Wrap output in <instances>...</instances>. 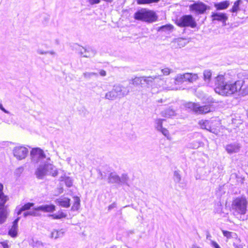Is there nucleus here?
<instances>
[{"label":"nucleus","mask_w":248,"mask_h":248,"mask_svg":"<svg viewBox=\"0 0 248 248\" xmlns=\"http://www.w3.org/2000/svg\"><path fill=\"white\" fill-rule=\"evenodd\" d=\"M248 201L245 196L236 197L232 202V207L234 211L233 214L235 216H240V218L242 220H247L248 217H245L248 210L247 206Z\"/></svg>","instance_id":"1"},{"label":"nucleus","mask_w":248,"mask_h":248,"mask_svg":"<svg viewBox=\"0 0 248 248\" xmlns=\"http://www.w3.org/2000/svg\"><path fill=\"white\" fill-rule=\"evenodd\" d=\"M133 18L136 20L152 23L157 20L158 16L153 10L141 8L138 9L134 13Z\"/></svg>","instance_id":"2"},{"label":"nucleus","mask_w":248,"mask_h":248,"mask_svg":"<svg viewBox=\"0 0 248 248\" xmlns=\"http://www.w3.org/2000/svg\"><path fill=\"white\" fill-rule=\"evenodd\" d=\"M129 92L128 87H124L121 84H116L113 86L112 89L105 94V98L109 100H114L121 99Z\"/></svg>","instance_id":"3"},{"label":"nucleus","mask_w":248,"mask_h":248,"mask_svg":"<svg viewBox=\"0 0 248 248\" xmlns=\"http://www.w3.org/2000/svg\"><path fill=\"white\" fill-rule=\"evenodd\" d=\"M245 81L243 80H238L234 82H226L224 86L219 93L220 94L229 96L240 91L244 86Z\"/></svg>","instance_id":"4"},{"label":"nucleus","mask_w":248,"mask_h":248,"mask_svg":"<svg viewBox=\"0 0 248 248\" xmlns=\"http://www.w3.org/2000/svg\"><path fill=\"white\" fill-rule=\"evenodd\" d=\"M107 181L109 184H115L118 186H129L128 182L129 177L127 173H122L120 176L115 171L112 173H109L107 178Z\"/></svg>","instance_id":"5"},{"label":"nucleus","mask_w":248,"mask_h":248,"mask_svg":"<svg viewBox=\"0 0 248 248\" xmlns=\"http://www.w3.org/2000/svg\"><path fill=\"white\" fill-rule=\"evenodd\" d=\"M186 108L195 114H203L213 111L214 108L211 104L201 106L198 103L188 102L185 105Z\"/></svg>","instance_id":"6"},{"label":"nucleus","mask_w":248,"mask_h":248,"mask_svg":"<svg viewBox=\"0 0 248 248\" xmlns=\"http://www.w3.org/2000/svg\"><path fill=\"white\" fill-rule=\"evenodd\" d=\"M8 200V196L4 193L0 195V224L4 223L9 216L8 205L6 204Z\"/></svg>","instance_id":"7"},{"label":"nucleus","mask_w":248,"mask_h":248,"mask_svg":"<svg viewBox=\"0 0 248 248\" xmlns=\"http://www.w3.org/2000/svg\"><path fill=\"white\" fill-rule=\"evenodd\" d=\"M176 23L180 27H190L195 28L197 23L194 17L191 15H184L178 19Z\"/></svg>","instance_id":"8"},{"label":"nucleus","mask_w":248,"mask_h":248,"mask_svg":"<svg viewBox=\"0 0 248 248\" xmlns=\"http://www.w3.org/2000/svg\"><path fill=\"white\" fill-rule=\"evenodd\" d=\"M31 162L33 163H38L42 159L46 157L44 151L39 147L34 148L30 152Z\"/></svg>","instance_id":"9"},{"label":"nucleus","mask_w":248,"mask_h":248,"mask_svg":"<svg viewBox=\"0 0 248 248\" xmlns=\"http://www.w3.org/2000/svg\"><path fill=\"white\" fill-rule=\"evenodd\" d=\"M211 17L213 23L220 22L222 26H226V21L228 20V15L224 12H213Z\"/></svg>","instance_id":"10"},{"label":"nucleus","mask_w":248,"mask_h":248,"mask_svg":"<svg viewBox=\"0 0 248 248\" xmlns=\"http://www.w3.org/2000/svg\"><path fill=\"white\" fill-rule=\"evenodd\" d=\"M208 9V6L202 2H195L189 6L190 11L196 14H203Z\"/></svg>","instance_id":"11"},{"label":"nucleus","mask_w":248,"mask_h":248,"mask_svg":"<svg viewBox=\"0 0 248 248\" xmlns=\"http://www.w3.org/2000/svg\"><path fill=\"white\" fill-rule=\"evenodd\" d=\"M13 153L14 156L16 159L21 160L26 157L29 153V150L23 146H19L15 147L13 150Z\"/></svg>","instance_id":"12"},{"label":"nucleus","mask_w":248,"mask_h":248,"mask_svg":"<svg viewBox=\"0 0 248 248\" xmlns=\"http://www.w3.org/2000/svg\"><path fill=\"white\" fill-rule=\"evenodd\" d=\"M214 82L216 87L215 91L216 93H219L222 88L224 86L226 81H225V78L223 75H219L214 79Z\"/></svg>","instance_id":"13"},{"label":"nucleus","mask_w":248,"mask_h":248,"mask_svg":"<svg viewBox=\"0 0 248 248\" xmlns=\"http://www.w3.org/2000/svg\"><path fill=\"white\" fill-rule=\"evenodd\" d=\"M241 148V146L240 143L234 142L227 144L225 147V150L228 154L231 155L238 153Z\"/></svg>","instance_id":"14"},{"label":"nucleus","mask_w":248,"mask_h":248,"mask_svg":"<svg viewBox=\"0 0 248 248\" xmlns=\"http://www.w3.org/2000/svg\"><path fill=\"white\" fill-rule=\"evenodd\" d=\"M156 30L158 32L161 34H170L173 32L174 26L172 24L169 23L159 26Z\"/></svg>","instance_id":"15"},{"label":"nucleus","mask_w":248,"mask_h":248,"mask_svg":"<svg viewBox=\"0 0 248 248\" xmlns=\"http://www.w3.org/2000/svg\"><path fill=\"white\" fill-rule=\"evenodd\" d=\"M55 203L62 207L68 208L71 205V199L68 197H60L54 201Z\"/></svg>","instance_id":"16"},{"label":"nucleus","mask_w":248,"mask_h":248,"mask_svg":"<svg viewBox=\"0 0 248 248\" xmlns=\"http://www.w3.org/2000/svg\"><path fill=\"white\" fill-rule=\"evenodd\" d=\"M46 174L51 175L53 177H56L58 174V171L56 167L52 163H49L47 161L45 162Z\"/></svg>","instance_id":"17"},{"label":"nucleus","mask_w":248,"mask_h":248,"mask_svg":"<svg viewBox=\"0 0 248 248\" xmlns=\"http://www.w3.org/2000/svg\"><path fill=\"white\" fill-rule=\"evenodd\" d=\"M36 177L38 179H43L46 174V168L45 162L39 166L35 171Z\"/></svg>","instance_id":"18"},{"label":"nucleus","mask_w":248,"mask_h":248,"mask_svg":"<svg viewBox=\"0 0 248 248\" xmlns=\"http://www.w3.org/2000/svg\"><path fill=\"white\" fill-rule=\"evenodd\" d=\"M56 209V206L52 203L46 204L38 206V210L45 213H53Z\"/></svg>","instance_id":"19"},{"label":"nucleus","mask_w":248,"mask_h":248,"mask_svg":"<svg viewBox=\"0 0 248 248\" xmlns=\"http://www.w3.org/2000/svg\"><path fill=\"white\" fill-rule=\"evenodd\" d=\"M230 4V1L225 0L220 2H214V7L217 11L224 10L229 7Z\"/></svg>","instance_id":"20"},{"label":"nucleus","mask_w":248,"mask_h":248,"mask_svg":"<svg viewBox=\"0 0 248 248\" xmlns=\"http://www.w3.org/2000/svg\"><path fill=\"white\" fill-rule=\"evenodd\" d=\"M67 216V214L63 212L62 209H60L57 213L54 214H49L47 217L51 218L53 219H62L65 218Z\"/></svg>","instance_id":"21"},{"label":"nucleus","mask_w":248,"mask_h":248,"mask_svg":"<svg viewBox=\"0 0 248 248\" xmlns=\"http://www.w3.org/2000/svg\"><path fill=\"white\" fill-rule=\"evenodd\" d=\"M173 179L176 184H179V186L182 189H184L186 186V184L181 183L182 180L181 175L180 173L179 170H175L173 172Z\"/></svg>","instance_id":"22"},{"label":"nucleus","mask_w":248,"mask_h":248,"mask_svg":"<svg viewBox=\"0 0 248 248\" xmlns=\"http://www.w3.org/2000/svg\"><path fill=\"white\" fill-rule=\"evenodd\" d=\"M198 124H199L201 128L203 129H205L212 133H214V131H213V130H214V129L212 128L209 121L201 120L199 121Z\"/></svg>","instance_id":"23"},{"label":"nucleus","mask_w":248,"mask_h":248,"mask_svg":"<svg viewBox=\"0 0 248 248\" xmlns=\"http://www.w3.org/2000/svg\"><path fill=\"white\" fill-rule=\"evenodd\" d=\"M242 3V0H236L235 1H234L232 7L229 10L230 12L232 13V16H236L237 13L241 10L240 5Z\"/></svg>","instance_id":"24"},{"label":"nucleus","mask_w":248,"mask_h":248,"mask_svg":"<svg viewBox=\"0 0 248 248\" xmlns=\"http://www.w3.org/2000/svg\"><path fill=\"white\" fill-rule=\"evenodd\" d=\"M183 78H184L185 82L188 81L189 82H192L198 79V76L197 74H193L192 73H186L183 74Z\"/></svg>","instance_id":"25"},{"label":"nucleus","mask_w":248,"mask_h":248,"mask_svg":"<svg viewBox=\"0 0 248 248\" xmlns=\"http://www.w3.org/2000/svg\"><path fill=\"white\" fill-rule=\"evenodd\" d=\"M161 115L163 117L170 118L176 115L175 111L172 107H170L161 112Z\"/></svg>","instance_id":"26"},{"label":"nucleus","mask_w":248,"mask_h":248,"mask_svg":"<svg viewBox=\"0 0 248 248\" xmlns=\"http://www.w3.org/2000/svg\"><path fill=\"white\" fill-rule=\"evenodd\" d=\"M142 83L144 84V87L147 86L149 87V86H151L154 81V79L156 78V77L153 78L151 76L150 77H145L142 76Z\"/></svg>","instance_id":"27"},{"label":"nucleus","mask_w":248,"mask_h":248,"mask_svg":"<svg viewBox=\"0 0 248 248\" xmlns=\"http://www.w3.org/2000/svg\"><path fill=\"white\" fill-rule=\"evenodd\" d=\"M73 199L74 202L71 207V210L72 211H78L80 207V199L78 196H74Z\"/></svg>","instance_id":"28"},{"label":"nucleus","mask_w":248,"mask_h":248,"mask_svg":"<svg viewBox=\"0 0 248 248\" xmlns=\"http://www.w3.org/2000/svg\"><path fill=\"white\" fill-rule=\"evenodd\" d=\"M129 83L133 84L135 86H140L141 87H144V84L142 83V77H135L129 81Z\"/></svg>","instance_id":"29"},{"label":"nucleus","mask_w":248,"mask_h":248,"mask_svg":"<svg viewBox=\"0 0 248 248\" xmlns=\"http://www.w3.org/2000/svg\"><path fill=\"white\" fill-rule=\"evenodd\" d=\"M204 81L209 83L212 79V72L210 70H205L203 73Z\"/></svg>","instance_id":"30"},{"label":"nucleus","mask_w":248,"mask_h":248,"mask_svg":"<svg viewBox=\"0 0 248 248\" xmlns=\"http://www.w3.org/2000/svg\"><path fill=\"white\" fill-rule=\"evenodd\" d=\"M8 234L12 238H16L18 236V228L12 225L8 230Z\"/></svg>","instance_id":"31"},{"label":"nucleus","mask_w":248,"mask_h":248,"mask_svg":"<svg viewBox=\"0 0 248 248\" xmlns=\"http://www.w3.org/2000/svg\"><path fill=\"white\" fill-rule=\"evenodd\" d=\"M160 1V0H136L137 3L139 5L157 3Z\"/></svg>","instance_id":"32"},{"label":"nucleus","mask_w":248,"mask_h":248,"mask_svg":"<svg viewBox=\"0 0 248 248\" xmlns=\"http://www.w3.org/2000/svg\"><path fill=\"white\" fill-rule=\"evenodd\" d=\"M82 49L84 50L85 53H91L93 57H94L97 53V51L93 47L88 46V47H82Z\"/></svg>","instance_id":"33"},{"label":"nucleus","mask_w":248,"mask_h":248,"mask_svg":"<svg viewBox=\"0 0 248 248\" xmlns=\"http://www.w3.org/2000/svg\"><path fill=\"white\" fill-rule=\"evenodd\" d=\"M184 82L183 74H178L174 78V83L176 85H181Z\"/></svg>","instance_id":"34"},{"label":"nucleus","mask_w":248,"mask_h":248,"mask_svg":"<svg viewBox=\"0 0 248 248\" xmlns=\"http://www.w3.org/2000/svg\"><path fill=\"white\" fill-rule=\"evenodd\" d=\"M24 170V168L23 166H20L16 169L14 171V175L16 177V180L20 177Z\"/></svg>","instance_id":"35"},{"label":"nucleus","mask_w":248,"mask_h":248,"mask_svg":"<svg viewBox=\"0 0 248 248\" xmlns=\"http://www.w3.org/2000/svg\"><path fill=\"white\" fill-rule=\"evenodd\" d=\"M63 232H61V231H58L57 230H54L51 232L50 237L51 238L57 239L59 237H62L63 235Z\"/></svg>","instance_id":"36"},{"label":"nucleus","mask_w":248,"mask_h":248,"mask_svg":"<svg viewBox=\"0 0 248 248\" xmlns=\"http://www.w3.org/2000/svg\"><path fill=\"white\" fill-rule=\"evenodd\" d=\"M163 119H158L155 121V128L158 131L164 128L163 127V122L165 121Z\"/></svg>","instance_id":"37"},{"label":"nucleus","mask_w":248,"mask_h":248,"mask_svg":"<svg viewBox=\"0 0 248 248\" xmlns=\"http://www.w3.org/2000/svg\"><path fill=\"white\" fill-rule=\"evenodd\" d=\"M32 210H30L31 216L33 217H40L41 214L39 213L41 210H38V206L36 207H33Z\"/></svg>","instance_id":"38"},{"label":"nucleus","mask_w":248,"mask_h":248,"mask_svg":"<svg viewBox=\"0 0 248 248\" xmlns=\"http://www.w3.org/2000/svg\"><path fill=\"white\" fill-rule=\"evenodd\" d=\"M34 203L28 202L25 203L23 205H22V207L24 209V211H29L31 210L34 207Z\"/></svg>","instance_id":"39"},{"label":"nucleus","mask_w":248,"mask_h":248,"mask_svg":"<svg viewBox=\"0 0 248 248\" xmlns=\"http://www.w3.org/2000/svg\"><path fill=\"white\" fill-rule=\"evenodd\" d=\"M101 170H102L103 174H106L107 176L109 175V173H112L113 172L111 171V168L107 165L103 166Z\"/></svg>","instance_id":"40"},{"label":"nucleus","mask_w":248,"mask_h":248,"mask_svg":"<svg viewBox=\"0 0 248 248\" xmlns=\"http://www.w3.org/2000/svg\"><path fill=\"white\" fill-rule=\"evenodd\" d=\"M64 181L67 187H71L73 186V180L69 176L65 177Z\"/></svg>","instance_id":"41"},{"label":"nucleus","mask_w":248,"mask_h":248,"mask_svg":"<svg viewBox=\"0 0 248 248\" xmlns=\"http://www.w3.org/2000/svg\"><path fill=\"white\" fill-rule=\"evenodd\" d=\"M159 132L161 133L167 139L170 140V133L169 130H167L166 128H163L161 129L158 130Z\"/></svg>","instance_id":"42"},{"label":"nucleus","mask_w":248,"mask_h":248,"mask_svg":"<svg viewBox=\"0 0 248 248\" xmlns=\"http://www.w3.org/2000/svg\"><path fill=\"white\" fill-rule=\"evenodd\" d=\"M83 76L85 78L87 79L91 78L93 76L95 77H98V74L94 72H85L83 73Z\"/></svg>","instance_id":"43"},{"label":"nucleus","mask_w":248,"mask_h":248,"mask_svg":"<svg viewBox=\"0 0 248 248\" xmlns=\"http://www.w3.org/2000/svg\"><path fill=\"white\" fill-rule=\"evenodd\" d=\"M37 52L39 54H50L51 55H55V52L54 51H43L41 49H38L37 50Z\"/></svg>","instance_id":"44"},{"label":"nucleus","mask_w":248,"mask_h":248,"mask_svg":"<svg viewBox=\"0 0 248 248\" xmlns=\"http://www.w3.org/2000/svg\"><path fill=\"white\" fill-rule=\"evenodd\" d=\"M96 171H97L98 174L101 177V179H102H102H104V180L106 179L107 180V178L108 176L106 174H103L101 169H97Z\"/></svg>","instance_id":"45"},{"label":"nucleus","mask_w":248,"mask_h":248,"mask_svg":"<svg viewBox=\"0 0 248 248\" xmlns=\"http://www.w3.org/2000/svg\"><path fill=\"white\" fill-rule=\"evenodd\" d=\"M172 70L169 68H165L163 69H162L161 70V73L163 74V75H168L170 74L171 71Z\"/></svg>","instance_id":"46"},{"label":"nucleus","mask_w":248,"mask_h":248,"mask_svg":"<svg viewBox=\"0 0 248 248\" xmlns=\"http://www.w3.org/2000/svg\"><path fill=\"white\" fill-rule=\"evenodd\" d=\"M17 216L20 215L23 211H25L22 206H17L15 210Z\"/></svg>","instance_id":"47"},{"label":"nucleus","mask_w":248,"mask_h":248,"mask_svg":"<svg viewBox=\"0 0 248 248\" xmlns=\"http://www.w3.org/2000/svg\"><path fill=\"white\" fill-rule=\"evenodd\" d=\"M222 233L223 235L226 237L227 238H230L232 237V232L228 231L223 230Z\"/></svg>","instance_id":"48"},{"label":"nucleus","mask_w":248,"mask_h":248,"mask_svg":"<svg viewBox=\"0 0 248 248\" xmlns=\"http://www.w3.org/2000/svg\"><path fill=\"white\" fill-rule=\"evenodd\" d=\"M9 241L8 240H5L4 241L0 242V244L2 247L3 248H9L10 246L8 244Z\"/></svg>","instance_id":"49"},{"label":"nucleus","mask_w":248,"mask_h":248,"mask_svg":"<svg viewBox=\"0 0 248 248\" xmlns=\"http://www.w3.org/2000/svg\"><path fill=\"white\" fill-rule=\"evenodd\" d=\"M211 246L213 248H221L219 245L215 241L211 240V243H210Z\"/></svg>","instance_id":"50"},{"label":"nucleus","mask_w":248,"mask_h":248,"mask_svg":"<svg viewBox=\"0 0 248 248\" xmlns=\"http://www.w3.org/2000/svg\"><path fill=\"white\" fill-rule=\"evenodd\" d=\"M20 218L21 217H17L12 222V226L18 228V223L19 220L20 219Z\"/></svg>","instance_id":"51"},{"label":"nucleus","mask_w":248,"mask_h":248,"mask_svg":"<svg viewBox=\"0 0 248 248\" xmlns=\"http://www.w3.org/2000/svg\"><path fill=\"white\" fill-rule=\"evenodd\" d=\"M101 0H87V1L92 5L98 4Z\"/></svg>","instance_id":"52"},{"label":"nucleus","mask_w":248,"mask_h":248,"mask_svg":"<svg viewBox=\"0 0 248 248\" xmlns=\"http://www.w3.org/2000/svg\"><path fill=\"white\" fill-rule=\"evenodd\" d=\"M242 90V93L244 95H247L248 94V85L247 86H246L244 88H242L240 90V91Z\"/></svg>","instance_id":"53"},{"label":"nucleus","mask_w":248,"mask_h":248,"mask_svg":"<svg viewBox=\"0 0 248 248\" xmlns=\"http://www.w3.org/2000/svg\"><path fill=\"white\" fill-rule=\"evenodd\" d=\"M242 90V93L244 95H247L248 94V85L247 86H246L244 88H242L240 90V91Z\"/></svg>","instance_id":"54"},{"label":"nucleus","mask_w":248,"mask_h":248,"mask_svg":"<svg viewBox=\"0 0 248 248\" xmlns=\"http://www.w3.org/2000/svg\"><path fill=\"white\" fill-rule=\"evenodd\" d=\"M117 206V203L116 202H113L112 204H110L108 206V211H110L111 210H112V209L116 207Z\"/></svg>","instance_id":"55"},{"label":"nucleus","mask_w":248,"mask_h":248,"mask_svg":"<svg viewBox=\"0 0 248 248\" xmlns=\"http://www.w3.org/2000/svg\"><path fill=\"white\" fill-rule=\"evenodd\" d=\"M0 109L5 113L10 114V112L3 107L1 103H0Z\"/></svg>","instance_id":"56"},{"label":"nucleus","mask_w":248,"mask_h":248,"mask_svg":"<svg viewBox=\"0 0 248 248\" xmlns=\"http://www.w3.org/2000/svg\"><path fill=\"white\" fill-rule=\"evenodd\" d=\"M206 239L210 241V242H211V240H212L211 238L212 237L210 232H209V231L207 230L206 231Z\"/></svg>","instance_id":"57"},{"label":"nucleus","mask_w":248,"mask_h":248,"mask_svg":"<svg viewBox=\"0 0 248 248\" xmlns=\"http://www.w3.org/2000/svg\"><path fill=\"white\" fill-rule=\"evenodd\" d=\"M23 216L24 217H27L30 216H31L30 210L27 211H25V212H24Z\"/></svg>","instance_id":"58"},{"label":"nucleus","mask_w":248,"mask_h":248,"mask_svg":"<svg viewBox=\"0 0 248 248\" xmlns=\"http://www.w3.org/2000/svg\"><path fill=\"white\" fill-rule=\"evenodd\" d=\"M233 245L234 248H243V247L241 244H238L235 243H233Z\"/></svg>","instance_id":"59"},{"label":"nucleus","mask_w":248,"mask_h":248,"mask_svg":"<svg viewBox=\"0 0 248 248\" xmlns=\"http://www.w3.org/2000/svg\"><path fill=\"white\" fill-rule=\"evenodd\" d=\"M99 74L102 77H104L106 76V72L104 70H101L99 72Z\"/></svg>","instance_id":"60"},{"label":"nucleus","mask_w":248,"mask_h":248,"mask_svg":"<svg viewBox=\"0 0 248 248\" xmlns=\"http://www.w3.org/2000/svg\"><path fill=\"white\" fill-rule=\"evenodd\" d=\"M3 193V185L0 182V195Z\"/></svg>","instance_id":"61"},{"label":"nucleus","mask_w":248,"mask_h":248,"mask_svg":"<svg viewBox=\"0 0 248 248\" xmlns=\"http://www.w3.org/2000/svg\"><path fill=\"white\" fill-rule=\"evenodd\" d=\"M86 54L83 55V57H85V58H90L91 57H93L92 54H91V53H85Z\"/></svg>","instance_id":"62"},{"label":"nucleus","mask_w":248,"mask_h":248,"mask_svg":"<svg viewBox=\"0 0 248 248\" xmlns=\"http://www.w3.org/2000/svg\"><path fill=\"white\" fill-rule=\"evenodd\" d=\"M82 49H83L82 48V49H81V48H80V49H78V50H79V53L80 55L81 56H82V57H83V54H84V53H85V52H84V51H82Z\"/></svg>","instance_id":"63"},{"label":"nucleus","mask_w":248,"mask_h":248,"mask_svg":"<svg viewBox=\"0 0 248 248\" xmlns=\"http://www.w3.org/2000/svg\"><path fill=\"white\" fill-rule=\"evenodd\" d=\"M63 189L62 187H61L59 188V194H61L63 192Z\"/></svg>","instance_id":"64"}]
</instances>
